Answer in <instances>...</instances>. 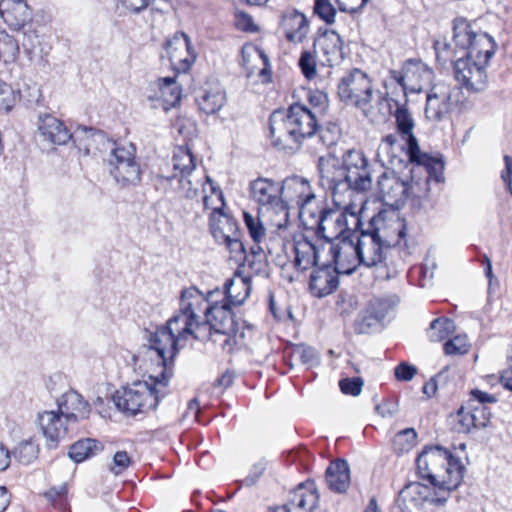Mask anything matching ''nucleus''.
I'll list each match as a JSON object with an SVG mask.
<instances>
[{"label": "nucleus", "mask_w": 512, "mask_h": 512, "mask_svg": "<svg viewBox=\"0 0 512 512\" xmlns=\"http://www.w3.org/2000/svg\"><path fill=\"white\" fill-rule=\"evenodd\" d=\"M0 16L13 30H20L32 19V12L26 0H1Z\"/></svg>", "instance_id": "27"}, {"label": "nucleus", "mask_w": 512, "mask_h": 512, "mask_svg": "<svg viewBox=\"0 0 512 512\" xmlns=\"http://www.w3.org/2000/svg\"><path fill=\"white\" fill-rule=\"evenodd\" d=\"M400 496L404 500H410L413 502L429 501L432 504L438 505L432 501L435 497V487H429L419 482H411L407 484L400 491Z\"/></svg>", "instance_id": "39"}, {"label": "nucleus", "mask_w": 512, "mask_h": 512, "mask_svg": "<svg viewBox=\"0 0 512 512\" xmlns=\"http://www.w3.org/2000/svg\"><path fill=\"white\" fill-rule=\"evenodd\" d=\"M176 179L177 173H174L172 176H164L162 174H157L153 179V183L156 190L168 194L171 191L176 192Z\"/></svg>", "instance_id": "63"}, {"label": "nucleus", "mask_w": 512, "mask_h": 512, "mask_svg": "<svg viewBox=\"0 0 512 512\" xmlns=\"http://www.w3.org/2000/svg\"><path fill=\"white\" fill-rule=\"evenodd\" d=\"M319 494L313 482L301 483L290 494V505L303 512H313L317 507Z\"/></svg>", "instance_id": "32"}, {"label": "nucleus", "mask_w": 512, "mask_h": 512, "mask_svg": "<svg viewBox=\"0 0 512 512\" xmlns=\"http://www.w3.org/2000/svg\"><path fill=\"white\" fill-rule=\"evenodd\" d=\"M58 412L64 417L66 423H74L79 418H86L90 408L78 392L70 390L58 399Z\"/></svg>", "instance_id": "29"}, {"label": "nucleus", "mask_w": 512, "mask_h": 512, "mask_svg": "<svg viewBox=\"0 0 512 512\" xmlns=\"http://www.w3.org/2000/svg\"><path fill=\"white\" fill-rule=\"evenodd\" d=\"M109 171L121 187L137 185L141 180V169L135 160V148L112 146L108 159Z\"/></svg>", "instance_id": "10"}, {"label": "nucleus", "mask_w": 512, "mask_h": 512, "mask_svg": "<svg viewBox=\"0 0 512 512\" xmlns=\"http://www.w3.org/2000/svg\"><path fill=\"white\" fill-rule=\"evenodd\" d=\"M292 355L309 367H314L320 362L316 350L303 344L297 345L293 349Z\"/></svg>", "instance_id": "54"}, {"label": "nucleus", "mask_w": 512, "mask_h": 512, "mask_svg": "<svg viewBox=\"0 0 512 512\" xmlns=\"http://www.w3.org/2000/svg\"><path fill=\"white\" fill-rule=\"evenodd\" d=\"M444 351L447 355H463L469 351L466 337L455 336L444 344Z\"/></svg>", "instance_id": "59"}, {"label": "nucleus", "mask_w": 512, "mask_h": 512, "mask_svg": "<svg viewBox=\"0 0 512 512\" xmlns=\"http://www.w3.org/2000/svg\"><path fill=\"white\" fill-rule=\"evenodd\" d=\"M166 388L153 381H138L129 387L117 390L113 402L119 411L129 416L147 413L154 410L161 398L166 394Z\"/></svg>", "instance_id": "5"}, {"label": "nucleus", "mask_w": 512, "mask_h": 512, "mask_svg": "<svg viewBox=\"0 0 512 512\" xmlns=\"http://www.w3.org/2000/svg\"><path fill=\"white\" fill-rule=\"evenodd\" d=\"M155 0H116L118 9L126 14L139 15L154 4Z\"/></svg>", "instance_id": "53"}, {"label": "nucleus", "mask_w": 512, "mask_h": 512, "mask_svg": "<svg viewBox=\"0 0 512 512\" xmlns=\"http://www.w3.org/2000/svg\"><path fill=\"white\" fill-rule=\"evenodd\" d=\"M203 186L200 179L195 180L192 175L177 174L176 179V192L184 198L194 199L199 194V187Z\"/></svg>", "instance_id": "47"}, {"label": "nucleus", "mask_w": 512, "mask_h": 512, "mask_svg": "<svg viewBox=\"0 0 512 512\" xmlns=\"http://www.w3.org/2000/svg\"><path fill=\"white\" fill-rule=\"evenodd\" d=\"M496 47V42L488 33L478 31L471 47L465 52V55L488 65L490 59L495 54Z\"/></svg>", "instance_id": "34"}, {"label": "nucleus", "mask_w": 512, "mask_h": 512, "mask_svg": "<svg viewBox=\"0 0 512 512\" xmlns=\"http://www.w3.org/2000/svg\"><path fill=\"white\" fill-rule=\"evenodd\" d=\"M314 211L315 217L311 218L315 220L317 235L328 240V242H333L332 239L334 238L342 239L347 235L352 237L361 224V218L346 209L316 207Z\"/></svg>", "instance_id": "8"}, {"label": "nucleus", "mask_w": 512, "mask_h": 512, "mask_svg": "<svg viewBox=\"0 0 512 512\" xmlns=\"http://www.w3.org/2000/svg\"><path fill=\"white\" fill-rule=\"evenodd\" d=\"M314 12L327 24L335 21L336 9L329 0H315Z\"/></svg>", "instance_id": "58"}, {"label": "nucleus", "mask_w": 512, "mask_h": 512, "mask_svg": "<svg viewBox=\"0 0 512 512\" xmlns=\"http://www.w3.org/2000/svg\"><path fill=\"white\" fill-rule=\"evenodd\" d=\"M221 289L216 288L208 292V306L205 308V319L202 323H207V340L212 331L227 336L224 345H239V339L243 338V333L238 335V322L232 311V305L222 300Z\"/></svg>", "instance_id": "6"}, {"label": "nucleus", "mask_w": 512, "mask_h": 512, "mask_svg": "<svg viewBox=\"0 0 512 512\" xmlns=\"http://www.w3.org/2000/svg\"><path fill=\"white\" fill-rule=\"evenodd\" d=\"M155 84L160 90L161 97L165 102L175 105L181 99V89L177 85L174 77L159 78Z\"/></svg>", "instance_id": "45"}, {"label": "nucleus", "mask_w": 512, "mask_h": 512, "mask_svg": "<svg viewBox=\"0 0 512 512\" xmlns=\"http://www.w3.org/2000/svg\"><path fill=\"white\" fill-rule=\"evenodd\" d=\"M341 392L346 395L358 396L363 387V380L360 377L344 378L340 380Z\"/></svg>", "instance_id": "62"}, {"label": "nucleus", "mask_w": 512, "mask_h": 512, "mask_svg": "<svg viewBox=\"0 0 512 512\" xmlns=\"http://www.w3.org/2000/svg\"><path fill=\"white\" fill-rule=\"evenodd\" d=\"M328 253L332 267L339 274H351L361 264L355 241L347 235L337 242H328Z\"/></svg>", "instance_id": "15"}, {"label": "nucleus", "mask_w": 512, "mask_h": 512, "mask_svg": "<svg viewBox=\"0 0 512 512\" xmlns=\"http://www.w3.org/2000/svg\"><path fill=\"white\" fill-rule=\"evenodd\" d=\"M40 429L49 448H56L61 439L68 433L64 417L57 411H44L38 416Z\"/></svg>", "instance_id": "24"}, {"label": "nucleus", "mask_w": 512, "mask_h": 512, "mask_svg": "<svg viewBox=\"0 0 512 512\" xmlns=\"http://www.w3.org/2000/svg\"><path fill=\"white\" fill-rule=\"evenodd\" d=\"M222 244L229 250L230 258L234 259L237 263H241L246 259V250L239 234L223 241Z\"/></svg>", "instance_id": "56"}, {"label": "nucleus", "mask_w": 512, "mask_h": 512, "mask_svg": "<svg viewBox=\"0 0 512 512\" xmlns=\"http://www.w3.org/2000/svg\"><path fill=\"white\" fill-rule=\"evenodd\" d=\"M418 475L435 487L433 502L444 505L461 484L465 467L459 458L441 446L425 447L416 459Z\"/></svg>", "instance_id": "4"}, {"label": "nucleus", "mask_w": 512, "mask_h": 512, "mask_svg": "<svg viewBox=\"0 0 512 512\" xmlns=\"http://www.w3.org/2000/svg\"><path fill=\"white\" fill-rule=\"evenodd\" d=\"M455 329L454 322L448 318H438L431 322L427 334L431 341L440 342L446 339Z\"/></svg>", "instance_id": "46"}, {"label": "nucleus", "mask_w": 512, "mask_h": 512, "mask_svg": "<svg viewBox=\"0 0 512 512\" xmlns=\"http://www.w3.org/2000/svg\"><path fill=\"white\" fill-rule=\"evenodd\" d=\"M406 224L396 213L390 214V221L387 222L385 233H382L377 238L381 241L389 250H393L401 244L402 240L406 237ZM406 246V241H404Z\"/></svg>", "instance_id": "36"}, {"label": "nucleus", "mask_w": 512, "mask_h": 512, "mask_svg": "<svg viewBox=\"0 0 512 512\" xmlns=\"http://www.w3.org/2000/svg\"><path fill=\"white\" fill-rule=\"evenodd\" d=\"M176 329H174L175 331ZM149 346L155 350H149L150 354H156L158 359H162L164 355L173 362L174 357L178 353V345L181 342L174 334L171 327L165 325L159 326L155 331L150 332L148 338Z\"/></svg>", "instance_id": "23"}, {"label": "nucleus", "mask_w": 512, "mask_h": 512, "mask_svg": "<svg viewBox=\"0 0 512 512\" xmlns=\"http://www.w3.org/2000/svg\"><path fill=\"white\" fill-rule=\"evenodd\" d=\"M298 66L307 80H312L317 75V63L314 53L303 51L298 60Z\"/></svg>", "instance_id": "52"}, {"label": "nucleus", "mask_w": 512, "mask_h": 512, "mask_svg": "<svg viewBox=\"0 0 512 512\" xmlns=\"http://www.w3.org/2000/svg\"><path fill=\"white\" fill-rule=\"evenodd\" d=\"M96 450H98L96 440L90 438L79 440L70 446L69 457L74 462L80 463L95 455Z\"/></svg>", "instance_id": "42"}, {"label": "nucleus", "mask_w": 512, "mask_h": 512, "mask_svg": "<svg viewBox=\"0 0 512 512\" xmlns=\"http://www.w3.org/2000/svg\"><path fill=\"white\" fill-rule=\"evenodd\" d=\"M173 169L179 176L192 175L195 168V158L187 148L179 147L172 157Z\"/></svg>", "instance_id": "40"}, {"label": "nucleus", "mask_w": 512, "mask_h": 512, "mask_svg": "<svg viewBox=\"0 0 512 512\" xmlns=\"http://www.w3.org/2000/svg\"><path fill=\"white\" fill-rule=\"evenodd\" d=\"M390 214H395V212L380 210L377 214L372 216L367 223L361 221L358 230H362L378 238L379 235L385 233L387 222L390 221Z\"/></svg>", "instance_id": "41"}, {"label": "nucleus", "mask_w": 512, "mask_h": 512, "mask_svg": "<svg viewBox=\"0 0 512 512\" xmlns=\"http://www.w3.org/2000/svg\"><path fill=\"white\" fill-rule=\"evenodd\" d=\"M487 64L462 55L454 63V76L468 92L477 93L487 87Z\"/></svg>", "instance_id": "12"}, {"label": "nucleus", "mask_w": 512, "mask_h": 512, "mask_svg": "<svg viewBox=\"0 0 512 512\" xmlns=\"http://www.w3.org/2000/svg\"><path fill=\"white\" fill-rule=\"evenodd\" d=\"M206 181L210 184V189L213 194L218 196L221 206H224V199L222 191L213 184L210 176H205ZM210 230L211 233L219 244L223 241L230 239L239 234L237 222L234 218L225 214L222 207H215L210 216Z\"/></svg>", "instance_id": "20"}, {"label": "nucleus", "mask_w": 512, "mask_h": 512, "mask_svg": "<svg viewBox=\"0 0 512 512\" xmlns=\"http://www.w3.org/2000/svg\"><path fill=\"white\" fill-rule=\"evenodd\" d=\"M250 196L259 206L260 210L273 211L277 215L288 217V208L283 200V187L280 182L269 178L259 177L250 182Z\"/></svg>", "instance_id": "11"}, {"label": "nucleus", "mask_w": 512, "mask_h": 512, "mask_svg": "<svg viewBox=\"0 0 512 512\" xmlns=\"http://www.w3.org/2000/svg\"><path fill=\"white\" fill-rule=\"evenodd\" d=\"M477 33L466 19L456 18L453 21V42L463 55L471 47Z\"/></svg>", "instance_id": "37"}, {"label": "nucleus", "mask_w": 512, "mask_h": 512, "mask_svg": "<svg viewBox=\"0 0 512 512\" xmlns=\"http://www.w3.org/2000/svg\"><path fill=\"white\" fill-rule=\"evenodd\" d=\"M320 183L340 206L352 192H367L373 187L375 164L361 150L350 149L336 158H319Z\"/></svg>", "instance_id": "2"}, {"label": "nucleus", "mask_w": 512, "mask_h": 512, "mask_svg": "<svg viewBox=\"0 0 512 512\" xmlns=\"http://www.w3.org/2000/svg\"><path fill=\"white\" fill-rule=\"evenodd\" d=\"M468 408L471 409L473 414L475 429L485 428L489 425L491 419V411L486 405H476L473 404V402H468Z\"/></svg>", "instance_id": "55"}, {"label": "nucleus", "mask_w": 512, "mask_h": 512, "mask_svg": "<svg viewBox=\"0 0 512 512\" xmlns=\"http://www.w3.org/2000/svg\"><path fill=\"white\" fill-rule=\"evenodd\" d=\"M377 187L382 200L396 209L409 199V179L402 178L393 170H384L378 176Z\"/></svg>", "instance_id": "13"}, {"label": "nucleus", "mask_w": 512, "mask_h": 512, "mask_svg": "<svg viewBox=\"0 0 512 512\" xmlns=\"http://www.w3.org/2000/svg\"><path fill=\"white\" fill-rule=\"evenodd\" d=\"M244 262L247 263L248 267L255 273V274H263L266 273L267 270V262L264 252H254L253 255H247L246 259H244Z\"/></svg>", "instance_id": "60"}, {"label": "nucleus", "mask_w": 512, "mask_h": 512, "mask_svg": "<svg viewBox=\"0 0 512 512\" xmlns=\"http://www.w3.org/2000/svg\"><path fill=\"white\" fill-rule=\"evenodd\" d=\"M457 425L456 429L460 433H470L473 429H475L473 414L471 409L468 408V402L465 406H462L457 413Z\"/></svg>", "instance_id": "57"}, {"label": "nucleus", "mask_w": 512, "mask_h": 512, "mask_svg": "<svg viewBox=\"0 0 512 512\" xmlns=\"http://www.w3.org/2000/svg\"><path fill=\"white\" fill-rule=\"evenodd\" d=\"M314 47L318 48L328 66L339 64L344 59L342 39L334 30H319L318 37L314 40Z\"/></svg>", "instance_id": "28"}, {"label": "nucleus", "mask_w": 512, "mask_h": 512, "mask_svg": "<svg viewBox=\"0 0 512 512\" xmlns=\"http://www.w3.org/2000/svg\"><path fill=\"white\" fill-rule=\"evenodd\" d=\"M225 100V93L219 85L202 88L196 95V102L199 109L207 115L219 111L223 107Z\"/></svg>", "instance_id": "33"}, {"label": "nucleus", "mask_w": 512, "mask_h": 512, "mask_svg": "<svg viewBox=\"0 0 512 512\" xmlns=\"http://www.w3.org/2000/svg\"><path fill=\"white\" fill-rule=\"evenodd\" d=\"M358 231L359 233L355 235V245L361 265L376 268L387 267L386 261L391 250L373 235L362 230Z\"/></svg>", "instance_id": "17"}, {"label": "nucleus", "mask_w": 512, "mask_h": 512, "mask_svg": "<svg viewBox=\"0 0 512 512\" xmlns=\"http://www.w3.org/2000/svg\"><path fill=\"white\" fill-rule=\"evenodd\" d=\"M313 113L300 103L292 104L287 111L275 110L269 119L271 144L279 150L305 148L314 155L335 145L339 127L333 123L320 126Z\"/></svg>", "instance_id": "1"}, {"label": "nucleus", "mask_w": 512, "mask_h": 512, "mask_svg": "<svg viewBox=\"0 0 512 512\" xmlns=\"http://www.w3.org/2000/svg\"><path fill=\"white\" fill-rule=\"evenodd\" d=\"M165 49L172 69L176 73H186L196 60L190 38L184 32H176L165 43Z\"/></svg>", "instance_id": "14"}, {"label": "nucleus", "mask_w": 512, "mask_h": 512, "mask_svg": "<svg viewBox=\"0 0 512 512\" xmlns=\"http://www.w3.org/2000/svg\"><path fill=\"white\" fill-rule=\"evenodd\" d=\"M325 481L330 490L344 493L350 486V468L344 459L332 461L326 469Z\"/></svg>", "instance_id": "31"}, {"label": "nucleus", "mask_w": 512, "mask_h": 512, "mask_svg": "<svg viewBox=\"0 0 512 512\" xmlns=\"http://www.w3.org/2000/svg\"><path fill=\"white\" fill-rule=\"evenodd\" d=\"M436 60L442 66L446 67L449 63H455L457 55L460 51H457L446 38L437 39L433 44Z\"/></svg>", "instance_id": "48"}, {"label": "nucleus", "mask_w": 512, "mask_h": 512, "mask_svg": "<svg viewBox=\"0 0 512 512\" xmlns=\"http://www.w3.org/2000/svg\"><path fill=\"white\" fill-rule=\"evenodd\" d=\"M307 100L311 106L310 112H315V116L324 115L328 109V96L319 90H310L307 94Z\"/></svg>", "instance_id": "51"}, {"label": "nucleus", "mask_w": 512, "mask_h": 512, "mask_svg": "<svg viewBox=\"0 0 512 512\" xmlns=\"http://www.w3.org/2000/svg\"><path fill=\"white\" fill-rule=\"evenodd\" d=\"M191 325H189L188 330H184L185 324L181 321L177 323H172V317L165 324L166 327H171L173 330V334L180 340H186L188 336H192L196 340L205 341L207 340V333H204L203 330L207 329V323L197 322L194 319H191Z\"/></svg>", "instance_id": "38"}, {"label": "nucleus", "mask_w": 512, "mask_h": 512, "mask_svg": "<svg viewBox=\"0 0 512 512\" xmlns=\"http://www.w3.org/2000/svg\"><path fill=\"white\" fill-rule=\"evenodd\" d=\"M38 447L31 441L20 443L13 451L15 459L22 464H30L37 458Z\"/></svg>", "instance_id": "50"}, {"label": "nucleus", "mask_w": 512, "mask_h": 512, "mask_svg": "<svg viewBox=\"0 0 512 512\" xmlns=\"http://www.w3.org/2000/svg\"><path fill=\"white\" fill-rule=\"evenodd\" d=\"M280 242L284 255H276L275 261L278 266L285 268L291 264L299 272L314 267L309 280V289L314 296H327L338 287L339 273L331 263H321L324 247L320 250L304 234H298L292 240L281 239Z\"/></svg>", "instance_id": "3"}, {"label": "nucleus", "mask_w": 512, "mask_h": 512, "mask_svg": "<svg viewBox=\"0 0 512 512\" xmlns=\"http://www.w3.org/2000/svg\"><path fill=\"white\" fill-rule=\"evenodd\" d=\"M281 27L289 42H302L309 30L305 15L297 10L286 12L282 17Z\"/></svg>", "instance_id": "30"}, {"label": "nucleus", "mask_w": 512, "mask_h": 512, "mask_svg": "<svg viewBox=\"0 0 512 512\" xmlns=\"http://www.w3.org/2000/svg\"><path fill=\"white\" fill-rule=\"evenodd\" d=\"M281 187H283V194L290 201H295L298 205L301 218L315 217L313 205L315 204L316 197L311 190L309 181L302 177L294 176L284 180L281 183Z\"/></svg>", "instance_id": "18"}, {"label": "nucleus", "mask_w": 512, "mask_h": 512, "mask_svg": "<svg viewBox=\"0 0 512 512\" xmlns=\"http://www.w3.org/2000/svg\"><path fill=\"white\" fill-rule=\"evenodd\" d=\"M148 350H155L149 345H143L138 354L134 356L135 363L140 369L145 370L149 374V379L154 384H159L166 388L169 378L172 375V364L170 359L165 355L162 359H158L156 354H150Z\"/></svg>", "instance_id": "16"}, {"label": "nucleus", "mask_w": 512, "mask_h": 512, "mask_svg": "<svg viewBox=\"0 0 512 512\" xmlns=\"http://www.w3.org/2000/svg\"><path fill=\"white\" fill-rule=\"evenodd\" d=\"M416 373V367L408 364L407 362H401L394 369V374L398 381H410Z\"/></svg>", "instance_id": "64"}, {"label": "nucleus", "mask_w": 512, "mask_h": 512, "mask_svg": "<svg viewBox=\"0 0 512 512\" xmlns=\"http://www.w3.org/2000/svg\"><path fill=\"white\" fill-rule=\"evenodd\" d=\"M412 163L411 177L409 180V198H422L427 196L429 192V182L434 180L436 183L444 181V163L442 162V169L440 177L432 173L424 165H420L417 161H410Z\"/></svg>", "instance_id": "26"}, {"label": "nucleus", "mask_w": 512, "mask_h": 512, "mask_svg": "<svg viewBox=\"0 0 512 512\" xmlns=\"http://www.w3.org/2000/svg\"><path fill=\"white\" fill-rule=\"evenodd\" d=\"M250 290V283L246 278H230L226 280L224 289L221 290L222 296L218 297L232 306H240L249 296Z\"/></svg>", "instance_id": "35"}, {"label": "nucleus", "mask_w": 512, "mask_h": 512, "mask_svg": "<svg viewBox=\"0 0 512 512\" xmlns=\"http://www.w3.org/2000/svg\"><path fill=\"white\" fill-rule=\"evenodd\" d=\"M37 139L45 146L65 145L72 134L65 124L50 114L39 115Z\"/></svg>", "instance_id": "21"}, {"label": "nucleus", "mask_w": 512, "mask_h": 512, "mask_svg": "<svg viewBox=\"0 0 512 512\" xmlns=\"http://www.w3.org/2000/svg\"><path fill=\"white\" fill-rule=\"evenodd\" d=\"M207 306L208 294L204 296L203 293L195 287L184 289L181 292L179 312L172 317V323L181 321L185 324V328L183 329L188 330L189 325H191V319L197 322H203L200 313L205 315V308Z\"/></svg>", "instance_id": "19"}, {"label": "nucleus", "mask_w": 512, "mask_h": 512, "mask_svg": "<svg viewBox=\"0 0 512 512\" xmlns=\"http://www.w3.org/2000/svg\"><path fill=\"white\" fill-rule=\"evenodd\" d=\"M71 140L84 156L96 155V152L101 151L102 148L111 149L115 145L106 138L103 132L87 127L79 128L75 135H72Z\"/></svg>", "instance_id": "25"}, {"label": "nucleus", "mask_w": 512, "mask_h": 512, "mask_svg": "<svg viewBox=\"0 0 512 512\" xmlns=\"http://www.w3.org/2000/svg\"><path fill=\"white\" fill-rule=\"evenodd\" d=\"M400 302L396 294H388L375 297L368 302L370 309L377 312L379 319L382 321L387 315L394 311Z\"/></svg>", "instance_id": "43"}, {"label": "nucleus", "mask_w": 512, "mask_h": 512, "mask_svg": "<svg viewBox=\"0 0 512 512\" xmlns=\"http://www.w3.org/2000/svg\"><path fill=\"white\" fill-rule=\"evenodd\" d=\"M390 102H394L397 105V109L394 112L396 128L397 132L406 143V155L408 159L410 161H417L420 165L426 166L432 173H435L437 177H440L442 160L421 152L418 140L413 133L415 122L409 110L404 105H399L394 99L389 98L387 94L379 98V104L386 103L389 109L391 108Z\"/></svg>", "instance_id": "7"}, {"label": "nucleus", "mask_w": 512, "mask_h": 512, "mask_svg": "<svg viewBox=\"0 0 512 512\" xmlns=\"http://www.w3.org/2000/svg\"><path fill=\"white\" fill-rule=\"evenodd\" d=\"M380 322L381 320L379 319L377 312L372 311L370 306L367 304L365 309L357 316L354 323V329L358 334H368L372 332Z\"/></svg>", "instance_id": "44"}, {"label": "nucleus", "mask_w": 512, "mask_h": 512, "mask_svg": "<svg viewBox=\"0 0 512 512\" xmlns=\"http://www.w3.org/2000/svg\"><path fill=\"white\" fill-rule=\"evenodd\" d=\"M457 88L450 89L446 86H436L428 93L426 99L425 115L429 120L440 121L452 109L454 94H458Z\"/></svg>", "instance_id": "22"}, {"label": "nucleus", "mask_w": 512, "mask_h": 512, "mask_svg": "<svg viewBox=\"0 0 512 512\" xmlns=\"http://www.w3.org/2000/svg\"><path fill=\"white\" fill-rule=\"evenodd\" d=\"M338 96L341 101L361 109L366 117L370 116L368 106L373 98V84L364 71L353 68L344 75L338 83Z\"/></svg>", "instance_id": "9"}, {"label": "nucleus", "mask_w": 512, "mask_h": 512, "mask_svg": "<svg viewBox=\"0 0 512 512\" xmlns=\"http://www.w3.org/2000/svg\"><path fill=\"white\" fill-rule=\"evenodd\" d=\"M245 226L254 243H260L266 234V229L258 216H253L249 212L243 213Z\"/></svg>", "instance_id": "49"}, {"label": "nucleus", "mask_w": 512, "mask_h": 512, "mask_svg": "<svg viewBox=\"0 0 512 512\" xmlns=\"http://www.w3.org/2000/svg\"><path fill=\"white\" fill-rule=\"evenodd\" d=\"M131 464V458L126 451H118L114 454L109 470L118 476L123 473Z\"/></svg>", "instance_id": "61"}]
</instances>
